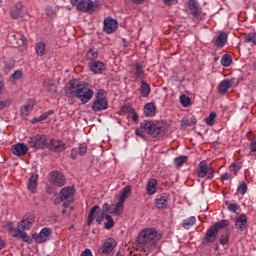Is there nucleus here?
Wrapping results in <instances>:
<instances>
[{"mask_svg":"<svg viewBox=\"0 0 256 256\" xmlns=\"http://www.w3.org/2000/svg\"><path fill=\"white\" fill-rule=\"evenodd\" d=\"M221 179H223V181H229V179H231V174L225 172L221 175Z\"/></svg>","mask_w":256,"mask_h":256,"instance_id":"obj_56","label":"nucleus"},{"mask_svg":"<svg viewBox=\"0 0 256 256\" xmlns=\"http://www.w3.org/2000/svg\"><path fill=\"white\" fill-rule=\"evenodd\" d=\"M75 195V187L66 186L60 191V200L64 203H73V197Z\"/></svg>","mask_w":256,"mask_h":256,"instance_id":"obj_10","label":"nucleus"},{"mask_svg":"<svg viewBox=\"0 0 256 256\" xmlns=\"http://www.w3.org/2000/svg\"><path fill=\"white\" fill-rule=\"evenodd\" d=\"M241 167H243V164H241V162L236 161V162H233L228 169L230 173H233V175H237V173L241 171Z\"/></svg>","mask_w":256,"mask_h":256,"instance_id":"obj_37","label":"nucleus"},{"mask_svg":"<svg viewBox=\"0 0 256 256\" xmlns=\"http://www.w3.org/2000/svg\"><path fill=\"white\" fill-rule=\"evenodd\" d=\"M164 5L171 7V5H177V0H162Z\"/></svg>","mask_w":256,"mask_h":256,"instance_id":"obj_54","label":"nucleus"},{"mask_svg":"<svg viewBox=\"0 0 256 256\" xmlns=\"http://www.w3.org/2000/svg\"><path fill=\"white\" fill-rule=\"evenodd\" d=\"M50 151H55L56 153H61L65 151V143L61 140L51 139L47 142L46 146Z\"/></svg>","mask_w":256,"mask_h":256,"instance_id":"obj_15","label":"nucleus"},{"mask_svg":"<svg viewBox=\"0 0 256 256\" xmlns=\"http://www.w3.org/2000/svg\"><path fill=\"white\" fill-rule=\"evenodd\" d=\"M227 209L230 211V213H237V211L241 210V206L236 203H230L227 205Z\"/></svg>","mask_w":256,"mask_h":256,"instance_id":"obj_46","label":"nucleus"},{"mask_svg":"<svg viewBox=\"0 0 256 256\" xmlns=\"http://www.w3.org/2000/svg\"><path fill=\"white\" fill-rule=\"evenodd\" d=\"M217 235L219 232L212 226L206 231L205 236L202 239V245H211L217 241Z\"/></svg>","mask_w":256,"mask_h":256,"instance_id":"obj_11","label":"nucleus"},{"mask_svg":"<svg viewBox=\"0 0 256 256\" xmlns=\"http://www.w3.org/2000/svg\"><path fill=\"white\" fill-rule=\"evenodd\" d=\"M102 211L105 213V211H108L109 213H111V207H109V204L105 203L102 206Z\"/></svg>","mask_w":256,"mask_h":256,"instance_id":"obj_58","label":"nucleus"},{"mask_svg":"<svg viewBox=\"0 0 256 256\" xmlns=\"http://www.w3.org/2000/svg\"><path fill=\"white\" fill-rule=\"evenodd\" d=\"M196 222L197 218H195V216H190L189 218L183 220L182 227L189 230L191 227H193V225H195Z\"/></svg>","mask_w":256,"mask_h":256,"instance_id":"obj_34","label":"nucleus"},{"mask_svg":"<svg viewBox=\"0 0 256 256\" xmlns=\"http://www.w3.org/2000/svg\"><path fill=\"white\" fill-rule=\"evenodd\" d=\"M124 202H121L118 200V203L114 206V209L112 211H110V213H112L113 215H121V213H123V209H124Z\"/></svg>","mask_w":256,"mask_h":256,"instance_id":"obj_38","label":"nucleus"},{"mask_svg":"<svg viewBox=\"0 0 256 256\" xmlns=\"http://www.w3.org/2000/svg\"><path fill=\"white\" fill-rule=\"evenodd\" d=\"M166 132L167 128L164 125L149 120L142 121L140 127L135 129V135L144 140L147 139L145 133L152 137H163Z\"/></svg>","mask_w":256,"mask_h":256,"instance_id":"obj_4","label":"nucleus"},{"mask_svg":"<svg viewBox=\"0 0 256 256\" xmlns=\"http://www.w3.org/2000/svg\"><path fill=\"white\" fill-rule=\"evenodd\" d=\"M231 63H233V59L229 54H224L221 58L222 67H230Z\"/></svg>","mask_w":256,"mask_h":256,"instance_id":"obj_40","label":"nucleus"},{"mask_svg":"<svg viewBox=\"0 0 256 256\" xmlns=\"http://www.w3.org/2000/svg\"><path fill=\"white\" fill-rule=\"evenodd\" d=\"M117 27H119V24L117 23V20L107 17L104 20V32L108 35L113 33L114 31H117Z\"/></svg>","mask_w":256,"mask_h":256,"instance_id":"obj_17","label":"nucleus"},{"mask_svg":"<svg viewBox=\"0 0 256 256\" xmlns=\"http://www.w3.org/2000/svg\"><path fill=\"white\" fill-rule=\"evenodd\" d=\"M163 234L155 228H145L140 231L138 235V243L140 245L141 251L145 253V255H149L152 249L157 247V242L161 241Z\"/></svg>","mask_w":256,"mask_h":256,"instance_id":"obj_3","label":"nucleus"},{"mask_svg":"<svg viewBox=\"0 0 256 256\" xmlns=\"http://www.w3.org/2000/svg\"><path fill=\"white\" fill-rule=\"evenodd\" d=\"M97 57H99V52L97 49L95 47L89 48L86 53V59L89 61H96L95 59H97Z\"/></svg>","mask_w":256,"mask_h":256,"instance_id":"obj_35","label":"nucleus"},{"mask_svg":"<svg viewBox=\"0 0 256 256\" xmlns=\"http://www.w3.org/2000/svg\"><path fill=\"white\" fill-rule=\"evenodd\" d=\"M107 215H105V212L102 211L101 209H99V206H94L89 213L88 216V225H91V223H93V221H97V223L101 224L103 223V219H105Z\"/></svg>","mask_w":256,"mask_h":256,"instance_id":"obj_9","label":"nucleus"},{"mask_svg":"<svg viewBox=\"0 0 256 256\" xmlns=\"http://www.w3.org/2000/svg\"><path fill=\"white\" fill-rule=\"evenodd\" d=\"M196 173L197 177H199L200 179H203L205 177H207V179H213V177H215V170H213L212 167L207 166L206 161H201L198 164Z\"/></svg>","mask_w":256,"mask_h":256,"instance_id":"obj_7","label":"nucleus"},{"mask_svg":"<svg viewBox=\"0 0 256 256\" xmlns=\"http://www.w3.org/2000/svg\"><path fill=\"white\" fill-rule=\"evenodd\" d=\"M188 9L192 17H195V19H201L203 17V14L199 9V2H197L196 0L188 1Z\"/></svg>","mask_w":256,"mask_h":256,"instance_id":"obj_16","label":"nucleus"},{"mask_svg":"<svg viewBox=\"0 0 256 256\" xmlns=\"http://www.w3.org/2000/svg\"><path fill=\"white\" fill-rule=\"evenodd\" d=\"M91 109L94 113H99L109 109V100H107V96H105V90L99 89L97 91L95 99L92 102Z\"/></svg>","mask_w":256,"mask_h":256,"instance_id":"obj_5","label":"nucleus"},{"mask_svg":"<svg viewBox=\"0 0 256 256\" xmlns=\"http://www.w3.org/2000/svg\"><path fill=\"white\" fill-rule=\"evenodd\" d=\"M131 195V186H126L121 192V195L119 197V200L121 203H125L127 201V198Z\"/></svg>","mask_w":256,"mask_h":256,"instance_id":"obj_36","label":"nucleus"},{"mask_svg":"<svg viewBox=\"0 0 256 256\" xmlns=\"http://www.w3.org/2000/svg\"><path fill=\"white\" fill-rule=\"evenodd\" d=\"M116 256H125V255H123L121 252H117Z\"/></svg>","mask_w":256,"mask_h":256,"instance_id":"obj_64","label":"nucleus"},{"mask_svg":"<svg viewBox=\"0 0 256 256\" xmlns=\"http://www.w3.org/2000/svg\"><path fill=\"white\" fill-rule=\"evenodd\" d=\"M149 93H151V86L147 82L142 81L140 86V95L142 97H149Z\"/></svg>","mask_w":256,"mask_h":256,"instance_id":"obj_33","label":"nucleus"},{"mask_svg":"<svg viewBox=\"0 0 256 256\" xmlns=\"http://www.w3.org/2000/svg\"><path fill=\"white\" fill-rule=\"evenodd\" d=\"M233 87V81L229 79L222 80L218 85V93H221V95H225L229 89Z\"/></svg>","mask_w":256,"mask_h":256,"instance_id":"obj_22","label":"nucleus"},{"mask_svg":"<svg viewBox=\"0 0 256 256\" xmlns=\"http://www.w3.org/2000/svg\"><path fill=\"white\" fill-rule=\"evenodd\" d=\"M217 118V113L212 112L208 117L205 118V123L209 127H213L215 125V119Z\"/></svg>","mask_w":256,"mask_h":256,"instance_id":"obj_41","label":"nucleus"},{"mask_svg":"<svg viewBox=\"0 0 256 256\" xmlns=\"http://www.w3.org/2000/svg\"><path fill=\"white\" fill-rule=\"evenodd\" d=\"M105 219H106V221H108V222L104 225L105 229H107L108 231H109L110 229H113V227H115V221H113V217H111V215H106V216H105Z\"/></svg>","mask_w":256,"mask_h":256,"instance_id":"obj_43","label":"nucleus"},{"mask_svg":"<svg viewBox=\"0 0 256 256\" xmlns=\"http://www.w3.org/2000/svg\"><path fill=\"white\" fill-rule=\"evenodd\" d=\"M43 86L45 91L50 93V95L57 93V86L51 80H45Z\"/></svg>","mask_w":256,"mask_h":256,"instance_id":"obj_30","label":"nucleus"},{"mask_svg":"<svg viewBox=\"0 0 256 256\" xmlns=\"http://www.w3.org/2000/svg\"><path fill=\"white\" fill-rule=\"evenodd\" d=\"M131 2L135 5H143V3H145V0H131Z\"/></svg>","mask_w":256,"mask_h":256,"instance_id":"obj_61","label":"nucleus"},{"mask_svg":"<svg viewBox=\"0 0 256 256\" xmlns=\"http://www.w3.org/2000/svg\"><path fill=\"white\" fill-rule=\"evenodd\" d=\"M250 150L252 153H256V140L250 143Z\"/></svg>","mask_w":256,"mask_h":256,"instance_id":"obj_59","label":"nucleus"},{"mask_svg":"<svg viewBox=\"0 0 256 256\" xmlns=\"http://www.w3.org/2000/svg\"><path fill=\"white\" fill-rule=\"evenodd\" d=\"M3 91H5V82L0 81V95H3Z\"/></svg>","mask_w":256,"mask_h":256,"instance_id":"obj_60","label":"nucleus"},{"mask_svg":"<svg viewBox=\"0 0 256 256\" xmlns=\"http://www.w3.org/2000/svg\"><path fill=\"white\" fill-rule=\"evenodd\" d=\"M23 77V71L21 70H16L10 77L11 83H15V81H19Z\"/></svg>","mask_w":256,"mask_h":256,"instance_id":"obj_42","label":"nucleus"},{"mask_svg":"<svg viewBox=\"0 0 256 256\" xmlns=\"http://www.w3.org/2000/svg\"><path fill=\"white\" fill-rule=\"evenodd\" d=\"M35 51L39 57H43V55L47 54V44H45V42H37L35 45Z\"/></svg>","mask_w":256,"mask_h":256,"instance_id":"obj_28","label":"nucleus"},{"mask_svg":"<svg viewBox=\"0 0 256 256\" xmlns=\"http://www.w3.org/2000/svg\"><path fill=\"white\" fill-rule=\"evenodd\" d=\"M7 105H11V102L9 100H7V101H0V111L5 109V107H7Z\"/></svg>","mask_w":256,"mask_h":256,"instance_id":"obj_55","label":"nucleus"},{"mask_svg":"<svg viewBox=\"0 0 256 256\" xmlns=\"http://www.w3.org/2000/svg\"><path fill=\"white\" fill-rule=\"evenodd\" d=\"M136 79L143 80L145 79V70L143 69V65L141 63L137 62L135 64V73H134Z\"/></svg>","mask_w":256,"mask_h":256,"instance_id":"obj_31","label":"nucleus"},{"mask_svg":"<svg viewBox=\"0 0 256 256\" xmlns=\"http://www.w3.org/2000/svg\"><path fill=\"white\" fill-rule=\"evenodd\" d=\"M5 247V242L0 238V250Z\"/></svg>","mask_w":256,"mask_h":256,"instance_id":"obj_63","label":"nucleus"},{"mask_svg":"<svg viewBox=\"0 0 256 256\" xmlns=\"http://www.w3.org/2000/svg\"><path fill=\"white\" fill-rule=\"evenodd\" d=\"M228 35L225 32H220L219 35L214 40L215 47H225L227 43Z\"/></svg>","mask_w":256,"mask_h":256,"instance_id":"obj_24","label":"nucleus"},{"mask_svg":"<svg viewBox=\"0 0 256 256\" xmlns=\"http://www.w3.org/2000/svg\"><path fill=\"white\" fill-rule=\"evenodd\" d=\"M53 113H55V111L53 110H49L47 112H44L42 115H40L36 121L39 122V121H45V119H47L48 117H50V115H53Z\"/></svg>","mask_w":256,"mask_h":256,"instance_id":"obj_48","label":"nucleus"},{"mask_svg":"<svg viewBox=\"0 0 256 256\" xmlns=\"http://www.w3.org/2000/svg\"><path fill=\"white\" fill-rule=\"evenodd\" d=\"M180 103L182 107H189L191 105V98L189 96L183 94L180 96Z\"/></svg>","mask_w":256,"mask_h":256,"instance_id":"obj_44","label":"nucleus"},{"mask_svg":"<svg viewBox=\"0 0 256 256\" xmlns=\"http://www.w3.org/2000/svg\"><path fill=\"white\" fill-rule=\"evenodd\" d=\"M174 163L176 167H183L184 163H187V157L186 156H180L174 159Z\"/></svg>","mask_w":256,"mask_h":256,"instance_id":"obj_45","label":"nucleus"},{"mask_svg":"<svg viewBox=\"0 0 256 256\" xmlns=\"http://www.w3.org/2000/svg\"><path fill=\"white\" fill-rule=\"evenodd\" d=\"M33 107H35V100L30 99L24 107L21 108L22 117H29V113L33 111Z\"/></svg>","mask_w":256,"mask_h":256,"instance_id":"obj_25","label":"nucleus"},{"mask_svg":"<svg viewBox=\"0 0 256 256\" xmlns=\"http://www.w3.org/2000/svg\"><path fill=\"white\" fill-rule=\"evenodd\" d=\"M155 111H157V108L155 107L154 103H147L144 106V115L146 117H154Z\"/></svg>","mask_w":256,"mask_h":256,"instance_id":"obj_29","label":"nucleus"},{"mask_svg":"<svg viewBox=\"0 0 256 256\" xmlns=\"http://www.w3.org/2000/svg\"><path fill=\"white\" fill-rule=\"evenodd\" d=\"M95 4L91 0H82L78 3L77 9L82 13H88V11H93Z\"/></svg>","mask_w":256,"mask_h":256,"instance_id":"obj_19","label":"nucleus"},{"mask_svg":"<svg viewBox=\"0 0 256 256\" xmlns=\"http://www.w3.org/2000/svg\"><path fill=\"white\" fill-rule=\"evenodd\" d=\"M48 181L51 183V185H54L55 187H63V185L67 183V180L65 179L63 173L57 170L52 171L49 174Z\"/></svg>","mask_w":256,"mask_h":256,"instance_id":"obj_8","label":"nucleus"},{"mask_svg":"<svg viewBox=\"0 0 256 256\" xmlns=\"http://www.w3.org/2000/svg\"><path fill=\"white\" fill-rule=\"evenodd\" d=\"M89 69L94 75H101L104 71H107V65L99 60H94L89 63Z\"/></svg>","mask_w":256,"mask_h":256,"instance_id":"obj_13","label":"nucleus"},{"mask_svg":"<svg viewBox=\"0 0 256 256\" xmlns=\"http://www.w3.org/2000/svg\"><path fill=\"white\" fill-rule=\"evenodd\" d=\"M49 235H51V229L49 228H43L40 233L34 237V241L36 243H45V241H47V237H49Z\"/></svg>","mask_w":256,"mask_h":256,"instance_id":"obj_21","label":"nucleus"},{"mask_svg":"<svg viewBox=\"0 0 256 256\" xmlns=\"http://www.w3.org/2000/svg\"><path fill=\"white\" fill-rule=\"evenodd\" d=\"M186 125H188V127H193V125H197V118H195V116H192L189 120H187Z\"/></svg>","mask_w":256,"mask_h":256,"instance_id":"obj_52","label":"nucleus"},{"mask_svg":"<svg viewBox=\"0 0 256 256\" xmlns=\"http://www.w3.org/2000/svg\"><path fill=\"white\" fill-rule=\"evenodd\" d=\"M78 155H79V149L78 148H73L71 150V159H77Z\"/></svg>","mask_w":256,"mask_h":256,"instance_id":"obj_53","label":"nucleus"},{"mask_svg":"<svg viewBox=\"0 0 256 256\" xmlns=\"http://www.w3.org/2000/svg\"><path fill=\"white\" fill-rule=\"evenodd\" d=\"M237 193L240 195H245L247 193V184L245 182H241L237 188Z\"/></svg>","mask_w":256,"mask_h":256,"instance_id":"obj_49","label":"nucleus"},{"mask_svg":"<svg viewBox=\"0 0 256 256\" xmlns=\"http://www.w3.org/2000/svg\"><path fill=\"white\" fill-rule=\"evenodd\" d=\"M23 11V5L17 4L10 12L12 19H21V12Z\"/></svg>","mask_w":256,"mask_h":256,"instance_id":"obj_32","label":"nucleus"},{"mask_svg":"<svg viewBox=\"0 0 256 256\" xmlns=\"http://www.w3.org/2000/svg\"><path fill=\"white\" fill-rule=\"evenodd\" d=\"M37 181H39V175L32 174L28 180V190H30L31 193H37Z\"/></svg>","mask_w":256,"mask_h":256,"instance_id":"obj_23","label":"nucleus"},{"mask_svg":"<svg viewBox=\"0 0 256 256\" xmlns=\"http://www.w3.org/2000/svg\"><path fill=\"white\" fill-rule=\"evenodd\" d=\"M225 227H229V220H221L216 222L212 228L215 229L219 233V229H225Z\"/></svg>","mask_w":256,"mask_h":256,"instance_id":"obj_39","label":"nucleus"},{"mask_svg":"<svg viewBox=\"0 0 256 256\" xmlns=\"http://www.w3.org/2000/svg\"><path fill=\"white\" fill-rule=\"evenodd\" d=\"M248 226V218L246 214H240L238 217L235 219V228L238 231H245Z\"/></svg>","mask_w":256,"mask_h":256,"instance_id":"obj_18","label":"nucleus"},{"mask_svg":"<svg viewBox=\"0 0 256 256\" xmlns=\"http://www.w3.org/2000/svg\"><path fill=\"white\" fill-rule=\"evenodd\" d=\"M33 223H35V216L26 215L20 222H18L16 228L13 226L12 222H9L6 225V229L15 239H21L24 243L31 244L33 239H31V236H29L25 231H29Z\"/></svg>","mask_w":256,"mask_h":256,"instance_id":"obj_2","label":"nucleus"},{"mask_svg":"<svg viewBox=\"0 0 256 256\" xmlns=\"http://www.w3.org/2000/svg\"><path fill=\"white\" fill-rule=\"evenodd\" d=\"M219 243H220V245H228L229 244V234L220 236Z\"/></svg>","mask_w":256,"mask_h":256,"instance_id":"obj_51","label":"nucleus"},{"mask_svg":"<svg viewBox=\"0 0 256 256\" xmlns=\"http://www.w3.org/2000/svg\"><path fill=\"white\" fill-rule=\"evenodd\" d=\"M80 256H93L91 249H85Z\"/></svg>","mask_w":256,"mask_h":256,"instance_id":"obj_57","label":"nucleus"},{"mask_svg":"<svg viewBox=\"0 0 256 256\" xmlns=\"http://www.w3.org/2000/svg\"><path fill=\"white\" fill-rule=\"evenodd\" d=\"M146 193L155 195L157 193V179H150L146 185Z\"/></svg>","mask_w":256,"mask_h":256,"instance_id":"obj_27","label":"nucleus"},{"mask_svg":"<svg viewBox=\"0 0 256 256\" xmlns=\"http://www.w3.org/2000/svg\"><path fill=\"white\" fill-rule=\"evenodd\" d=\"M10 39H14L12 45H18L19 47H23V45H25V43L27 42V39L21 33H16L10 36Z\"/></svg>","mask_w":256,"mask_h":256,"instance_id":"obj_26","label":"nucleus"},{"mask_svg":"<svg viewBox=\"0 0 256 256\" xmlns=\"http://www.w3.org/2000/svg\"><path fill=\"white\" fill-rule=\"evenodd\" d=\"M65 93L67 97H75L80 101L82 105H87L91 99L95 96V90L93 85L87 82H79L78 80H70L66 84Z\"/></svg>","mask_w":256,"mask_h":256,"instance_id":"obj_1","label":"nucleus"},{"mask_svg":"<svg viewBox=\"0 0 256 256\" xmlns=\"http://www.w3.org/2000/svg\"><path fill=\"white\" fill-rule=\"evenodd\" d=\"M245 41L247 43H253V45H256V33H249L245 36Z\"/></svg>","mask_w":256,"mask_h":256,"instance_id":"obj_47","label":"nucleus"},{"mask_svg":"<svg viewBox=\"0 0 256 256\" xmlns=\"http://www.w3.org/2000/svg\"><path fill=\"white\" fill-rule=\"evenodd\" d=\"M71 5H79V0H70Z\"/></svg>","mask_w":256,"mask_h":256,"instance_id":"obj_62","label":"nucleus"},{"mask_svg":"<svg viewBox=\"0 0 256 256\" xmlns=\"http://www.w3.org/2000/svg\"><path fill=\"white\" fill-rule=\"evenodd\" d=\"M49 141V138L45 134H37L33 137H30L28 140V145L31 147V149H45L47 147V143Z\"/></svg>","mask_w":256,"mask_h":256,"instance_id":"obj_6","label":"nucleus"},{"mask_svg":"<svg viewBox=\"0 0 256 256\" xmlns=\"http://www.w3.org/2000/svg\"><path fill=\"white\" fill-rule=\"evenodd\" d=\"M11 152L13 155H15V157H23L29 153V146H27L25 143L19 142L12 145Z\"/></svg>","mask_w":256,"mask_h":256,"instance_id":"obj_12","label":"nucleus"},{"mask_svg":"<svg viewBox=\"0 0 256 256\" xmlns=\"http://www.w3.org/2000/svg\"><path fill=\"white\" fill-rule=\"evenodd\" d=\"M154 203L156 209H167L169 195L166 193L156 195Z\"/></svg>","mask_w":256,"mask_h":256,"instance_id":"obj_14","label":"nucleus"},{"mask_svg":"<svg viewBox=\"0 0 256 256\" xmlns=\"http://www.w3.org/2000/svg\"><path fill=\"white\" fill-rule=\"evenodd\" d=\"M77 149H78V155L83 157V155L87 153V144L81 143Z\"/></svg>","mask_w":256,"mask_h":256,"instance_id":"obj_50","label":"nucleus"},{"mask_svg":"<svg viewBox=\"0 0 256 256\" xmlns=\"http://www.w3.org/2000/svg\"><path fill=\"white\" fill-rule=\"evenodd\" d=\"M115 247H117V241L113 238H108L102 246V253L104 255H109Z\"/></svg>","mask_w":256,"mask_h":256,"instance_id":"obj_20","label":"nucleus"}]
</instances>
